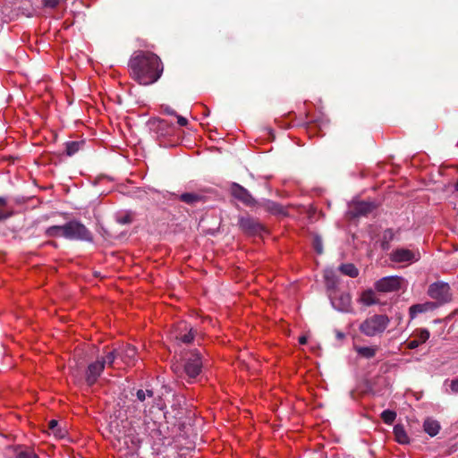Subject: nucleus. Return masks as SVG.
<instances>
[{
  "label": "nucleus",
  "instance_id": "nucleus-4",
  "mask_svg": "<svg viewBox=\"0 0 458 458\" xmlns=\"http://www.w3.org/2000/svg\"><path fill=\"white\" fill-rule=\"evenodd\" d=\"M64 238L76 241H92L91 233L84 225L76 220L64 224Z\"/></svg>",
  "mask_w": 458,
  "mask_h": 458
},
{
  "label": "nucleus",
  "instance_id": "nucleus-34",
  "mask_svg": "<svg viewBox=\"0 0 458 458\" xmlns=\"http://www.w3.org/2000/svg\"><path fill=\"white\" fill-rule=\"evenodd\" d=\"M429 331L428 329L422 328L420 329L418 333V339L420 344L425 343L429 338Z\"/></svg>",
  "mask_w": 458,
  "mask_h": 458
},
{
  "label": "nucleus",
  "instance_id": "nucleus-36",
  "mask_svg": "<svg viewBox=\"0 0 458 458\" xmlns=\"http://www.w3.org/2000/svg\"><path fill=\"white\" fill-rule=\"evenodd\" d=\"M449 386H450L451 393L457 394H458V377L451 380Z\"/></svg>",
  "mask_w": 458,
  "mask_h": 458
},
{
  "label": "nucleus",
  "instance_id": "nucleus-10",
  "mask_svg": "<svg viewBox=\"0 0 458 458\" xmlns=\"http://www.w3.org/2000/svg\"><path fill=\"white\" fill-rule=\"evenodd\" d=\"M332 306L342 312H349L352 308V298L347 293L330 296Z\"/></svg>",
  "mask_w": 458,
  "mask_h": 458
},
{
  "label": "nucleus",
  "instance_id": "nucleus-13",
  "mask_svg": "<svg viewBox=\"0 0 458 458\" xmlns=\"http://www.w3.org/2000/svg\"><path fill=\"white\" fill-rule=\"evenodd\" d=\"M239 225L242 231L249 234L258 233L262 230V225L251 217H241L239 219Z\"/></svg>",
  "mask_w": 458,
  "mask_h": 458
},
{
  "label": "nucleus",
  "instance_id": "nucleus-38",
  "mask_svg": "<svg viewBox=\"0 0 458 458\" xmlns=\"http://www.w3.org/2000/svg\"><path fill=\"white\" fill-rule=\"evenodd\" d=\"M420 344H421L420 342H419V340H417V339H414L408 343V348L415 349V348L419 347Z\"/></svg>",
  "mask_w": 458,
  "mask_h": 458
},
{
  "label": "nucleus",
  "instance_id": "nucleus-27",
  "mask_svg": "<svg viewBox=\"0 0 458 458\" xmlns=\"http://www.w3.org/2000/svg\"><path fill=\"white\" fill-rule=\"evenodd\" d=\"M153 391L149 389H139L136 393L137 400L140 403H144L147 399L153 398Z\"/></svg>",
  "mask_w": 458,
  "mask_h": 458
},
{
  "label": "nucleus",
  "instance_id": "nucleus-40",
  "mask_svg": "<svg viewBox=\"0 0 458 458\" xmlns=\"http://www.w3.org/2000/svg\"><path fill=\"white\" fill-rule=\"evenodd\" d=\"M307 340H308V339H307V336H305V335H301V336H300V338H299V343H300L301 344H305L307 343Z\"/></svg>",
  "mask_w": 458,
  "mask_h": 458
},
{
  "label": "nucleus",
  "instance_id": "nucleus-14",
  "mask_svg": "<svg viewBox=\"0 0 458 458\" xmlns=\"http://www.w3.org/2000/svg\"><path fill=\"white\" fill-rule=\"evenodd\" d=\"M438 304L433 301H426L424 303L414 304L410 307L409 314L411 319L415 318L419 314L433 310L437 308Z\"/></svg>",
  "mask_w": 458,
  "mask_h": 458
},
{
  "label": "nucleus",
  "instance_id": "nucleus-21",
  "mask_svg": "<svg viewBox=\"0 0 458 458\" xmlns=\"http://www.w3.org/2000/svg\"><path fill=\"white\" fill-rule=\"evenodd\" d=\"M203 197L200 194L193 192L182 193L179 196V199L187 204L192 205L201 201Z\"/></svg>",
  "mask_w": 458,
  "mask_h": 458
},
{
  "label": "nucleus",
  "instance_id": "nucleus-30",
  "mask_svg": "<svg viewBox=\"0 0 458 458\" xmlns=\"http://www.w3.org/2000/svg\"><path fill=\"white\" fill-rule=\"evenodd\" d=\"M49 429L52 431V433L59 437L62 438L64 437V432L62 431L58 427V422L55 420H52L49 421Z\"/></svg>",
  "mask_w": 458,
  "mask_h": 458
},
{
  "label": "nucleus",
  "instance_id": "nucleus-16",
  "mask_svg": "<svg viewBox=\"0 0 458 458\" xmlns=\"http://www.w3.org/2000/svg\"><path fill=\"white\" fill-rule=\"evenodd\" d=\"M375 208V206L371 202L360 201L354 205L353 215L354 216H365L370 213Z\"/></svg>",
  "mask_w": 458,
  "mask_h": 458
},
{
  "label": "nucleus",
  "instance_id": "nucleus-20",
  "mask_svg": "<svg viewBox=\"0 0 458 458\" xmlns=\"http://www.w3.org/2000/svg\"><path fill=\"white\" fill-rule=\"evenodd\" d=\"M324 278L327 288L335 289L336 287L338 280L336 273L333 268L325 269Z\"/></svg>",
  "mask_w": 458,
  "mask_h": 458
},
{
  "label": "nucleus",
  "instance_id": "nucleus-44",
  "mask_svg": "<svg viewBox=\"0 0 458 458\" xmlns=\"http://www.w3.org/2000/svg\"><path fill=\"white\" fill-rule=\"evenodd\" d=\"M123 224H125V223H129L130 222V218L128 216L124 217L122 221H121Z\"/></svg>",
  "mask_w": 458,
  "mask_h": 458
},
{
  "label": "nucleus",
  "instance_id": "nucleus-28",
  "mask_svg": "<svg viewBox=\"0 0 458 458\" xmlns=\"http://www.w3.org/2000/svg\"><path fill=\"white\" fill-rule=\"evenodd\" d=\"M396 418V413L391 410H385L381 413V419L386 424H392Z\"/></svg>",
  "mask_w": 458,
  "mask_h": 458
},
{
  "label": "nucleus",
  "instance_id": "nucleus-42",
  "mask_svg": "<svg viewBox=\"0 0 458 458\" xmlns=\"http://www.w3.org/2000/svg\"><path fill=\"white\" fill-rule=\"evenodd\" d=\"M336 336L338 339H343L344 337V335L341 332H337Z\"/></svg>",
  "mask_w": 458,
  "mask_h": 458
},
{
  "label": "nucleus",
  "instance_id": "nucleus-12",
  "mask_svg": "<svg viewBox=\"0 0 458 458\" xmlns=\"http://www.w3.org/2000/svg\"><path fill=\"white\" fill-rule=\"evenodd\" d=\"M232 194L246 205L250 206L255 203V199L252 198L250 193L238 183H233L232 185Z\"/></svg>",
  "mask_w": 458,
  "mask_h": 458
},
{
  "label": "nucleus",
  "instance_id": "nucleus-8",
  "mask_svg": "<svg viewBox=\"0 0 458 458\" xmlns=\"http://www.w3.org/2000/svg\"><path fill=\"white\" fill-rule=\"evenodd\" d=\"M149 130L157 138H165L174 131L173 123L160 118H152L148 122Z\"/></svg>",
  "mask_w": 458,
  "mask_h": 458
},
{
  "label": "nucleus",
  "instance_id": "nucleus-5",
  "mask_svg": "<svg viewBox=\"0 0 458 458\" xmlns=\"http://www.w3.org/2000/svg\"><path fill=\"white\" fill-rule=\"evenodd\" d=\"M405 283V279L399 276H388L380 278L374 284L375 290L379 293H391L399 291Z\"/></svg>",
  "mask_w": 458,
  "mask_h": 458
},
{
  "label": "nucleus",
  "instance_id": "nucleus-35",
  "mask_svg": "<svg viewBox=\"0 0 458 458\" xmlns=\"http://www.w3.org/2000/svg\"><path fill=\"white\" fill-rule=\"evenodd\" d=\"M16 458H38V455L31 451H20L16 454Z\"/></svg>",
  "mask_w": 458,
  "mask_h": 458
},
{
  "label": "nucleus",
  "instance_id": "nucleus-17",
  "mask_svg": "<svg viewBox=\"0 0 458 458\" xmlns=\"http://www.w3.org/2000/svg\"><path fill=\"white\" fill-rule=\"evenodd\" d=\"M359 301L365 306H371L377 303L378 299L373 290L368 289L360 293Z\"/></svg>",
  "mask_w": 458,
  "mask_h": 458
},
{
  "label": "nucleus",
  "instance_id": "nucleus-31",
  "mask_svg": "<svg viewBox=\"0 0 458 458\" xmlns=\"http://www.w3.org/2000/svg\"><path fill=\"white\" fill-rule=\"evenodd\" d=\"M64 2L65 0H41L42 5L48 9H55Z\"/></svg>",
  "mask_w": 458,
  "mask_h": 458
},
{
  "label": "nucleus",
  "instance_id": "nucleus-7",
  "mask_svg": "<svg viewBox=\"0 0 458 458\" xmlns=\"http://www.w3.org/2000/svg\"><path fill=\"white\" fill-rule=\"evenodd\" d=\"M428 294L437 300V304L448 302L451 300L450 286L447 283L437 282L429 285Z\"/></svg>",
  "mask_w": 458,
  "mask_h": 458
},
{
  "label": "nucleus",
  "instance_id": "nucleus-22",
  "mask_svg": "<svg viewBox=\"0 0 458 458\" xmlns=\"http://www.w3.org/2000/svg\"><path fill=\"white\" fill-rule=\"evenodd\" d=\"M355 351L359 355L369 359L376 355L377 348L372 346H355Z\"/></svg>",
  "mask_w": 458,
  "mask_h": 458
},
{
  "label": "nucleus",
  "instance_id": "nucleus-43",
  "mask_svg": "<svg viewBox=\"0 0 458 458\" xmlns=\"http://www.w3.org/2000/svg\"><path fill=\"white\" fill-rule=\"evenodd\" d=\"M5 204H6L5 199L0 197V205H5Z\"/></svg>",
  "mask_w": 458,
  "mask_h": 458
},
{
  "label": "nucleus",
  "instance_id": "nucleus-1",
  "mask_svg": "<svg viewBox=\"0 0 458 458\" xmlns=\"http://www.w3.org/2000/svg\"><path fill=\"white\" fill-rule=\"evenodd\" d=\"M129 67L132 78L141 85L156 82L163 72L160 58L150 52H134L129 61Z\"/></svg>",
  "mask_w": 458,
  "mask_h": 458
},
{
  "label": "nucleus",
  "instance_id": "nucleus-41",
  "mask_svg": "<svg viewBox=\"0 0 458 458\" xmlns=\"http://www.w3.org/2000/svg\"><path fill=\"white\" fill-rule=\"evenodd\" d=\"M7 217H8V215H6L4 212L0 211V221L5 219Z\"/></svg>",
  "mask_w": 458,
  "mask_h": 458
},
{
  "label": "nucleus",
  "instance_id": "nucleus-9",
  "mask_svg": "<svg viewBox=\"0 0 458 458\" xmlns=\"http://www.w3.org/2000/svg\"><path fill=\"white\" fill-rule=\"evenodd\" d=\"M104 368V361H100L99 359L90 362L85 372V380L89 386H93L102 374Z\"/></svg>",
  "mask_w": 458,
  "mask_h": 458
},
{
  "label": "nucleus",
  "instance_id": "nucleus-19",
  "mask_svg": "<svg viewBox=\"0 0 458 458\" xmlns=\"http://www.w3.org/2000/svg\"><path fill=\"white\" fill-rule=\"evenodd\" d=\"M424 430L430 437H435L440 430V425L437 420L428 419L423 423Z\"/></svg>",
  "mask_w": 458,
  "mask_h": 458
},
{
  "label": "nucleus",
  "instance_id": "nucleus-6",
  "mask_svg": "<svg viewBox=\"0 0 458 458\" xmlns=\"http://www.w3.org/2000/svg\"><path fill=\"white\" fill-rule=\"evenodd\" d=\"M390 260L394 263H406L407 265L417 262L420 259L419 250L396 248L390 253Z\"/></svg>",
  "mask_w": 458,
  "mask_h": 458
},
{
  "label": "nucleus",
  "instance_id": "nucleus-23",
  "mask_svg": "<svg viewBox=\"0 0 458 458\" xmlns=\"http://www.w3.org/2000/svg\"><path fill=\"white\" fill-rule=\"evenodd\" d=\"M394 238V232L392 229H386L383 232L381 237V247L383 250H388L390 242Z\"/></svg>",
  "mask_w": 458,
  "mask_h": 458
},
{
  "label": "nucleus",
  "instance_id": "nucleus-11",
  "mask_svg": "<svg viewBox=\"0 0 458 458\" xmlns=\"http://www.w3.org/2000/svg\"><path fill=\"white\" fill-rule=\"evenodd\" d=\"M118 350L119 358L126 365H132L136 360L137 350L131 344H125Z\"/></svg>",
  "mask_w": 458,
  "mask_h": 458
},
{
  "label": "nucleus",
  "instance_id": "nucleus-32",
  "mask_svg": "<svg viewBox=\"0 0 458 458\" xmlns=\"http://www.w3.org/2000/svg\"><path fill=\"white\" fill-rule=\"evenodd\" d=\"M79 148H80L79 142H76V141L67 142V144H66L67 155L72 156V155L75 154L79 150Z\"/></svg>",
  "mask_w": 458,
  "mask_h": 458
},
{
  "label": "nucleus",
  "instance_id": "nucleus-29",
  "mask_svg": "<svg viewBox=\"0 0 458 458\" xmlns=\"http://www.w3.org/2000/svg\"><path fill=\"white\" fill-rule=\"evenodd\" d=\"M267 210L271 212L272 214H281L283 213V207L274 201H267L265 204Z\"/></svg>",
  "mask_w": 458,
  "mask_h": 458
},
{
  "label": "nucleus",
  "instance_id": "nucleus-45",
  "mask_svg": "<svg viewBox=\"0 0 458 458\" xmlns=\"http://www.w3.org/2000/svg\"><path fill=\"white\" fill-rule=\"evenodd\" d=\"M455 188L458 191V182H456Z\"/></svg>",
  "mask_w": 458,
  "mask_h": 458
},
{
  "label": "nucleus",
  "instance_id": "nucleus-33",
  "mask_svg": "<svg viewBox=\"0 0 458 458\" xmlns=\"http://www.w3.org/2000/svg\"><path fill=\"white\" fill-rule=\"evenodd\" d=\"M313 248L315 249L318 254H322L323 252V242L319 236H315L313 239Z\"/></svg>",
  "mask_w": 458,
  "mask_h": 458
},
{
  "label": "nucleus",
  "instance_id": "nucleus-2",
  "mask_svg": "<svg viewBox=\"0 0 458 458\" xmlns=\"http://www.w3.org/2000/svg\"><path fill=\"white\" fill-rule=\"evenodd\" d=\"M390 323L386 315H373L366 318L359 327L360 331L369 337L382 334Z\"/></svg>",
  "mask_w": 458,
  "mask_h": 458
},
{
  "label": "nucleus",
  "instance_id": "nucleus-25",
  "mask_svg": "<svg viewBox=\"0 0 458 458\" xmlns=\"http://www.w3.org/2000/svg\"><path fill=\"white\" fill-rule=\"evenodd\" d=\"M46 234L48 237H64V225H53L46 229Z\"/></svg>",
  "mask_w": 458,
  "mask_h": 458
},
{
  "label": "nucleus",
  "instance_id": "nucleus-37",
  "mask_svg": "<svg viewBox=\"0 0 458 458\" xmlns=\"http://www.w3.org/2000/svg\"><path fill=\"white\" fill-rule=\"evenodd\" d=\"M162 109L165 114L169 115H176V113L174 110H173L169 106H162Z\"/></svg>",
  "mask_w": 458,
  "mask_h": 458
},
{
  "label": "nucleus",
  "instance_id": "nucleus-18",
  "mask_svg": "<svg viewBox=\"0 0 458 458\" xmlns=\"http://www.w3.org/2000/svg\"><path fill=\"white\" fill-rule=\"evenodd\" d=\"M394 435L395 440L401 445H406L410 442V438L403 425L397 424L394 427Z\"/></svg>",
  "mask_w": 458,
  "mask_h": 458
},
{
  "label": "nucleus",
  "instance_id": "nucleus-24",
  "mask_svg": "<svg viewBox=\"0 0 458 458\" xmlns=\"http://www.w3.org/2000/svg\"><path fill=\"white\" fill-rule=\"evenodd\" d=\"M339 270L345 276H348L350 277H356L359 275V270L357 267L351 263L343 264L339 267Z\"/></svg>",
  "mask_w": 458,
  "mask_h": 458
},
{
  "label": "nucleus",
  "instance_id": "nucleus-26",
  "mask_svg": "<svg viewBox=\"0 0 458 458\" xmlns=\"http://www.w3.org/2000/svg\"><path fill=\"white\" fill-rule=\"evenodd\" d=\"M117 357H119L118 350L114 349V351L109 352L106 356L98 359L100 361H104V368H106V366L112 367Z\"/></svg>",
  "mask_w": 458,
  "mask_h": 458
},
{
  "label": "nucleus",
  "instance_id": "nucleus-15",
  "mask_svg": "<svg viewBox=\"0 0 458 458\" xmlns=\"http://www.w3.org/2000/svg\"><path fill=\"white\" fill-rule=\"evenodd\" d=\"M180 328L187 331L182 334V332L175 335L176 340L183 344H190L194 339L195 333L192 327H189L187 324L182 323Z\"/></svg>",
  "mask_w": 458,
  "mask_h": 458
},
{
  "label": "nucleus",
  "instance_id": "nucleus-39",
  "mask_svg": "<svg viewBox=\"0 0 458 458\" xmlns=\"http://www.w3.org/2000/svg\"><path fill=\"white\" fill-rule=\"evenodd\" d=\"M176 116H177V123H178V124L180 126H186L187 125L188 121H187V119L185 117L181 116V115H177V114H176Z\"/></svg>",
  "mask_w": 458,
  "mask_h": 458
},
{
  "label": "nucleus",
  "instance_id": "nucleus-3",
  "mask_svg": "<svg viewBox=\"0 0 458 458\" xmlns=\"http://www.w3.org/2000/svg\"><path fill=\"white\" fill-rule=\"evenodd\" d=\"M183 371L185 376L193 379L201 372L203 367L202 355L198 350H191L183 356Z\"/></svg>",
  "mask_w": 458,
  "mask_h": 458
}]
</instances>
